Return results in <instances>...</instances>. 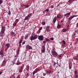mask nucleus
<instances>
[{"instance_id": "obj_3", "label": "nucleus", "mask_w": 78, "mask_h": 78, "mask_svg": "<svg viewBox=\"0 0 78 78\" xmlns=\"http://www.w3.org/2000/svg\"><path fill=\"white\" fill-rule=\"evenodd\" d=\"M38 39L39 41H43V40H44V37L43 35L39 36Z\"/></svg>"}, {"instance_id": "obj_9", "label": "nucleus", "mask_w": 78, "mask_h": 78, "mask_svg": "<svg viewBox=\"0 0 78 78\" xmlns=\"http://www.w3.org/2000/svg\"><path fill=\"white\" fill-rule=\"evenodd\" d=\"M5 64H6V60H4L2 62L1 66H4V65H5Z\"/></svg>"}, {"instance_id": "obj_6", "label": "nucleus", "mask_w": 78, "mask_h": 78, "mask_svg": "<svg viewBox=\"0 0 78 78\" xmlns=\"http://www.w3.org/2000/svg\"><path fill=\"white\" fill-rule=\"evenodd\" d=\"M77 17V15H73V16H72L70 17L69 19H68V20H72L73 18L74 17Z\"/></svg>"}, {"instance_id": "obj_57", "label": "nucleus", "mask_w": 78, "mask_h": 78, "mask_svg": "<svg viewBox=\"0 0 78 78\" xmlns=\"http://www.w3.org/2000/svg\"><path fill=\"white\" fill-rule=\"evenodd\" d=\"M54 66H55L56 64V62H54Z\"/></svg>"}, {"instance_id": "obj_5", "label": "nucleus", "mask_w": 78, "mask_h": 78, "mask_svg": "<svg viewBox=\"0 0 78 78\" xmlns=\"http://www.w3.org/2000/svg\"><path fill=\"white\" fill-rule=\"evenodd\" d=\"M26 48L27 49H28V50H31L32 49V47L30 46L29 45H27L26 46Z\"/></svg>"}, {"instance_id": "obj_34", "label": "nucleus", "mask_w": 78, "mask_h": 78, "mask_svg": "<svg viewBox=\"0 0 78 78\" xmlns=\"http://www.w3.org/2000/svg\"><path fill=\"white\" fill-rule=\"evenodd\" d=\"M22 41H23V39H22L21 40H20V41L19 42V44H21L22 42Z\"/></svg>"}, {"instance_id": "obj_21", "label": "nucleus", "mask_w": 78, "mask_h": 78, "mask_svg": "<svg viewBox=\"0 0 78 78\" xmlns=\"http://www.w3.org/2000/svg\"><path fill=\"white\" fill-rule=\"evenodd\" d=\"M69 69H72V66H71V64H69Z\"/></svg>"}, {"instance_id": "obj_20", "label": "nucleus", "mask_w": 78, "mask_h": 78, "mask_svg": "<svg viewBox=\"0 0 78 78\" xmlns=\"http://www.w3.org/2000/svg\"><path fill=\"white\" fill-rule=\"evenodd\" d=\"M20 50V48H19L17 50V52H16V53L17 55H19V51Z\"/></svg>"}, {"instance_id": "obj_16", "label": "nucleus", "mask_w": 78, "mask_h": 78, "mask_svg": "<svg viewBox=\"0 0 78 78\" xmlns=\"http://www.w3.org/2000/svg\"><path fill=\"white\" fill-rule=\"evenodd\" d=\"M37 72V69H36L35 71H34L33 73V75H34Z\"/></svg>"}, {"instance_id": "obj_23", "label": "nucleus", "mask_w": 78, "mask_h": 78, "mask_svg": "<svg viewBox=\"0 0 78 78\" xmlns=\"http://www.w3.org/2000/svg\"><path fill=\"white\" fill-rule=\"evenodd\" d=\"M45 22H42L41 24L42 25H45Z\"/></svg>"}, {"instance_id": "obj_40", "label": "nucleus", "mask_w": 78, "mask_h": 78, "mask_svg": "<svg viewBox=\"0 0 78 78\" xmlns=\"http://www.w3.org/2000/svg\"><path fill=\"white\" fill-rule=\"evenodd\" d=\"M46 31H50V29H46Z\"/></svg>"}, {"instance_id": "obj_22", "label": "nucleus", "mask_w": 78, "mask_h": 78, "mask_svg": "<svg viewBox=\"0 0 78 78\" xmlns=\"http://www.w3.org/2000/svg\"><path fill=\"white\" fill-rule=\"evenodd\" d=\"M15 64V62L13 61V62L11 63V65H12V66H14V64Z\"/></svg>"}, {"instance_id": "obj_10", "label": "nucleus", "mask_w": 78, "mask_h": 78, "mask_svg": "<svg viewBox=\"0 0 78 78\" xmlns=\"http://www.w3.org/2000/svg\"><path fill=\"white\" fill-rule=\"evenodd\" d=\"M45 46H43V50H41V51H42V53H44L45 52Z\"/></svg>"}, {"instance_id": "obj_53", "label": "nucleus", "mask_w": 78, "mask_h": 78, "mask_svg": "<svg viewBox=\"0 0 78 78\" xmlns=\"http://www.w3.org/2000/svg\"><path fill=\"white\" fill-rule=\"evenodd\" d=\"M77 44V42H75L74 43L75 45H76Z\"/></svg>"}, {"instance_id": "obj_45", "label": "nucleus", "mask_w": 78, "mask_h": 78, "mask_svg": "<svg viewBox=\"0 0 78 78\" xmlns=\"http://www.w3.org/2000/svg\"><path fill=\"white\" fill-rule=\"evenodd\" d=\"M45 11L46 12H48V11H49V9H46L45 10Z\"/></svg>"}, {"instance_id": "obj_32", "label": "nucleus", "mask_w": 78, "mask_h": 78, "mask_svg": "<svg viewBox=\"0 0 78 78\" xmlns=\"http://www.w3.org/2000/svg\"><path fill=\"white\" fill-rule=\"evenodd\" d=\"M74 58L75 60H78V57H76Z\"/></svg>"}, {"instance_id": "obj_39", "label": "nucleus", "mask_w": 78, "mask_h": 78, "mask_svg": "<svg viewBox=\"0 0 78 78\" xmlns=\"http://www.w3.org/2000/svg\"><path fill=\"white\" fill-rule=\"evenodd\" d=\"M19 72L21 73V72H22V69H20V70H19Z\"/></svg>"}, {"instance_id": "obj_42", "label": "nucleus", "mask_w": 78, "mask_h": 78, "mask_svg": "<svg viewBox=\"0 0 78 78\" xmlns=\"http://www.w3.org/2000/svg\"><path fill=\"white\" fill-rule=\"evenodd\" d=\"M47 16H50V13H46Z\"/></svg>"}, {"instance_id": "obj_50", "label": "nucleus", "mask_w": 78, "mask_h": 78, "mask_svg": "<svg viewBox=\"0 0 78 78\" xmlns=\"http://www.w3.org/2000/svg\"><path fill=\"white\" fill-rule=\"evenodd\" d=\"M51 41H53V40H54V38L53 37L51 38Z\"/></svg>"}, {"instance_id": "obj_44", "label": "nucleus", "mask_w": 78, "mask_h": 78, "mask_svg": "<svg viewBox=\"0 0 78 78\" xmlns=\"http://www.w3.org/2000/svg\"><path fill=\"white\" fill-rule=\"evenodd\" d=\"M77 73H78V72H77V71H74V73L75 74H77Z\"/></svg>"}, {"instance_id": "obj_61", "label": "nucleus", "mask_w": 78, "mask_h": 78, "mask_svg": "<svg viewBox=\"0 0 78 78\" xmlns=\"http://www.w3.org/2000/svg\"><path fill=\"white\" fill-rule=\"evenodd\" d=\"M17 78H20V76H19L18 75V76H17Z\"/></svg>"}, {"instance_id": "obj_56", "label": "nucleus", "mask_w": 78, "mask_h": 78, "mask_svg": "<svg viewBox=\"0 0 78 78\" xmlns=\"http://www.w3.org/2000/svg\"><path fill=\"white\" fill-rule=\"evenodd\" d=\"M16 22H18L19 21V19H16Z\"/></svg>"}, {"instance_id": "obj_43", "label": "nucleus", "mask_w": 78, "mask_h": 78, "mask_svg": "<svg viewBox=\"0 0 78 78\" xmlns=\"http://www.w3.org/2000/svg\"><path fill=\"white\" fill-rule=\"evenodd\" d=\"M17 23V22L15 23L14 24H13V25H14L15 27L16 25V24Z\"/></svg>"}, {"instance_id": "obj_26", "label": "nucleus", "mask_w": 78, "mask_h": 78, "mask_svg": "<svg viewBox=\"0 0 78 78\" xmlns=\"http://www.w3.org/2000/svg\"><path fill=\"white\" fill-rule=\"evenodd\" d=\"M73 1H74V0H69L68 2L69 3H71V2H72Z\"/></svg>"}, {"instance_id": "obj_29", "label": "nucleus", "mask_w": 78, "mask_h": 78, "mask_svg": "<svg viewBox=\"0 0 78 78\" xmlns=\"http://www.w3.org/2000/svg\"><path fill=\"white\" fill-rule=\"evenodd\" d=\"M30 69V68H29V67L28 66L26 68V70L28 72L29 71V69Z\"/></svg>"}, {"instance_id": "obj_28", "label": "nucleus", "mask_w": 78, "mask_h": 78, "mask_svg": "<svg viewBox=\"0 0 78 78\" xmlns=\"http://www.w3.org/2000/svg\"><path fill=\"white\" fill-rule=\"evenodd\" d=\"M62 42H63V43L64 44V45H66V41H65L63 40L62 41Z\"/></svg>"}, {"instance_id": "obj_46", "label": "nucleus", "mask_w": 78, "mask_h": 78, "mask_svg": "<svg viewBox=\"0 0 78 78\" xmlns=\"http://www.w3.org/2000/svg\"><path fill=\"white\" fill-rule=\"evenodd\" d=\"M8 15H11V11H9Z\"/></svg>"}, {"instance_id": "obj_24", "label": "nucleus", "mask_w": 78, "mask_h": 78, "mask_svg": "<svg viewBox=\"0 0 78 78\" xmlns=\"http://www.w3.org/2000/svg\"><path fill=\"white\" fill-rule=\"evenodd\" d=\"M24 6H25L26 8H29V5H24Z\"/></svg>"}, {"instance_id": "obj_63", "label": "nucleus", "mask_w": 78, "mask_h": 78, "mask_svg": "<svg viewBox=\"0 0 78 78\" xmlns=\"http://www.w3.org/2000/svg\"><path fill=\"white\" fill-rule=\"evenodd\" d=\"M63 22V20H62L61 21V23H62V22Z\"/></svg>"}, {"instance_id": "obj_62", "label": "nucleus", "mask_w": 78, "mask_h": 78, "mask_svg": "<svg viewBox=\"0 0 78 78\" xmlns=\"http://www.w3.org/2000/svg\"><path fill=\"white\" fill-rule=\"evenodd\" d=\"M2 72L1 71L0 72V75H1V74H2Z\"/></svg>"}, {"instance_id": "obj_52", "label": "nucleus", "mask_w": 78, "mask_h": 78, "mask_svg": "<svg viewBox=\"0 0 78 78\" xmlns=\"http://www.w3.org/2000/svg\"><path fill=\"white\" fill-rule=\"evenodd\" d=\"M25 44V41H23L22 43L23 45H24V44Z\"/></svg>"}, {"instance_id": "obj_27", "label": "nucleus", "mask_w": 78, "mask_h": 78, "mask_svg": "<svg viewBox=\"0 0 78 78\" xmlns=\"http://www.w3.org/2000/svg\"><path fill=\"white\" fill-rule=\"evenodd\" d=\"M75 78H78V75L77 74H76L74 76Z\"/></svg>"}, {"instance_id": "obj_37", "label": "nucleus", "mask_w": 78, "mask_h": 78, "mask_svg": "<svg viewBox=\"0 0 78 78\" xmlns=\"http://www.w3.org/2000/svg\"><path fill=\"white\" fill-rule=\"evenodd\" d=\"M51 73V70H49V72H48V75H50Z\"/></svg>"}, {"instance_id": "obj_36", "label": "nucleus", "mask_w": 78, "mask_h": 78, "mask_svg": "<svg viewBox=\"0 0 78 78\" xmlns=\"http://www.w3.org/2000/svg\"><path fill=\"white\" fill-rule=\"evenodd\" d=\"M45 72L46 73V74H48V72H49V70H46L45 71Z\"/></svg>"}, {"instance_id": "obj_49", "label": "nucleus", "mask_w": 78, "mask_h": 78, "mask_svg": "<svg viewBox=\"0 0 78 78\" xmlns=\"http://www.w3.org/2000/svg\"><path fill=\"white\" fill-rule=\"evenodd\" d=\"M54 7V6H53V5H51V8H53Z\"/></svg>"}, {"instance_id": "obj_55", "label": "nucleus", "mask_w": 78, "mask_h": 78, "mask_svg": "<svg viewBox=\"0 0 78 78\" xmlns=\"http://www.w3.org/2000/svg\"><path fill=\"white\" fill-rule=\"evenodd\" d=\"M20 64L19 63H16L17 65H20Z\"/></svg>"}, {"instance_id": "obj_33", "label": "nucleus", "mask_w": 78, "mask_h": 78, "mask_svg": "<svg viewBox=\"0 0 78 78\" xmlns=\"http://www.w3.org/2000/svg\"><path fill=\"white\" fill-rule=\"evenodd\" d=\"M3 3V1L2 0H0V5Z\"/></svg>"}, {"instance_id": "obj_54", "label": "nucleus", "mask_w": 78, "mask_h": 78, "mask_svg": "<svg viewBox=\"0 0 78 78\" xmlns=\"http://www.w3.org/2000/svg\"><path fill=\"white\" fill-rule=\"evenodd\" d=\"M21 43H19V46L20 47H21Z\"/></svg>"}, {"instance_id": "obj_41", "label": "nucleus", "mask_w": 78, "mask_h": 78, "mask_svg": "<svg viewBox=\"0 0 78 78\" xmlns=\"http://www.w3.org/2000/svg\"><path fill=\"white\" fill-rule=\"evenodd\" d=\"M31 16H32V14L31 13H30L28 17H31Z\"/></svg>"}, {"instance_id": "obj_25", "label": "nucleus", "mask_w": 78, "mask_h": 78, "mask_svg": "<svg viewBox=\"0 0 78 78\" xmlns=\"http://www.w3.org/2000/svg\"><path fill=\"white\" fill-rule=\"evenodd\" d=\"M26 77H28L29 76V73H27L26 74Z\"/></svg>"}, {"instance_id": "obj_4", "label": "nucleus", "mask_w": 78, "mask_h": 78, "mask_svg": "<svg viewBox=\"0 0 78 78\" xmlns=\"http://www.w3.org/2000/svg\"><path fill=\"white\" fill-rule=\"evenodd\" d=\"M10 47V44L9 43H7L5 45V47H6L5 48V50H7L9 48V47Z\"/></svg>"}, {"instance_id": "obj_1", "label": "nucleus", "mask_w": 78, "mask_h": 78, "mask_svg": "<svg viewBox=\"0 0 78 78\" xmlns=\"http://www.w3.org/2000/svg\"><path fill=\"white\" fill-rule=\"evenodd\" d=\"M5 27L2 26L1 31L0 33V37H1L2 38L3 37V34H4V33H5Z\"/></svg>"}, {"instance_id": "obj_47", "label": "nucleus", "mask_w": 78, "mask_h": 78, "mask_svg": "<svg viewBox=\"0 0 78 78\" xmlns=\"http://www.w3.org/2000/svg\"><path fill=\"white\" fill-rule=\"evenodd\" d=\"M46 29H50V27L49 26H47L46 27Z\"/></svg>"}, {"instance_id": "obj_58", "label": "nucleus", "mask_w": 78, "mask_h": 78, "mask_svg": "<svg viewBox=\"0 0 78 78\" xmlns=\"http://www.w3.org/2000/svg\"><path fill=\"white\" fill-rule=\"evenodd\" d=\"M45 42H45V41H43V44H45Z\"/></svg>"}, {"instance_id": "obj_14", "label": "nucleus", "mask_w": 78, "mask_h": 78, "mask_svg": "<svg viewBox=\"0 0 78 78\" xmlns=\"http://www.w3.org/2000/svg\"><path fill=\"white\" fill-rule=\"evenodd\" d=\"M0 55L1 56H3V51L2 50L0 51Z\"/></svg>"}, {"instance_id": "obj_51", "label": "nucleus", "mask_w": 78, "mask_h": 78, "mask_svg": "<svg viewBox=\"0 0 78 78\" xmlns=\"http://www.w3.org/2000/svg\"><path fill=\"white\" fill-rule=\"evenodd\" d=\"M46 74H46V73H43V76H45Z\"/></svg>"}, {"instance_id": "obj_12", "label": "nucleus", "mask_w": 78, "mask_h": 78, "mask_svg": "<svg viewBox=\"0 0 78 78\" xmlns=\"http://www.w3.org/2000/svg\"><path fill=\"white\" fill-rule=\"evenodd\" d=\"M70 12H69V13L65 14L64 15V16H65L66 17H67L68 16H70Z\"/></svg>"}, {"instance_id": "obj_35", "label": "nucleus", "mask_w": 78, "mask_h": 78, "mask_svg": "<svg viewBox=\"0 0 78 78\" xmlns=\"http://www.w3.org/2000/svg\"><path fill=\"white\" fill-rule=\"evenodd\" d=\"M24 4H20V6L21 7H23V6H24Z\"/></svg>"}, {"instance_id": "obj_15", "label": "nucleus", "mask_w": 78, "mask_h": 78, "mask_svg": "<svg viewBox=\"0 0 78 78\" xmlns=\"http://www.w3.org/2000/svg\"><path fill=\"white\" fill-rule=\"evenodd\" d=\"M61 14H60L59 15H57V19H60V18H61Z\"/></svg>"}, {"instance_id": "obj_48", "label": "nucleus", "mask_w": 78, "mask_h": 78, "mask_svg": "<svg viewBox=\"0 0 78 78\" xmlns=\"http://www.w3.org/2000/svg\"><path fill=\"white\" fill-rule=\"evenodd\" d=\"M42 27H41L39 29L40 31H41V30H42Z\"/></svg>"}, {"instance_id": "obj_30", "label": "nucleus", "mask_w": 78, "mask_h": 78, "mask_svg": "<svg viewBox=\"0 0 78 78\" xmlns=\"http://www.w3.org/2000/svg\"><path fill=\"white\" fill-rule=\"evenodd\" d=\"M28 16H27L25 17L24 20H28Z\"/></svg>"}, {"instance_id": "obj_18", "label": "nucleus", "mask_w": 78, "mask_h": 78, "mask_svg": "<svg viewBox=\"0 0 78 78\" xmlns=\"http://www.w3.org/2000/svg\"><path fill=\"white\" fill-rule=\"evenodd\" d=\"M28 35L27 34L26 35H25V39L26 40V39H28Z\"/></svg>"}, {"instance_id": "obj_11", "label": "nucleus", "mask_w": 78, "mask_h": 78, "mask_svg": "<svg viewBox=\"0 0 78 78\" xmlns=\"http://www.w3.org/2000/svg\"><path fill=\"white\" fill-rule=\"evenodd\" d=\"M11 36H12L13 37L15 36H16V34H15V33L13 32L11 33Z\"/></svg>"}, {"instance_id": "obj_8", "label": "nucleus", "mask_w": 78, "mask_h": 78, "mask_svg": "<svg viewBox=\"0 0 78 78\" xmlns=\"http://www.w3.org/2000/svg\"><path fill=\"white\" fill-rule=\"evenodd\" d=\"M56 19H57V17H55L54 19L52 21V23H55L56 21Z\"/></svg>"}, {"instance_id": "obj_19", "label": "nucleus", "mask_w": 78, "mask_h": 78, "mask_svg": "<svg viewBox=\"0 0 78 78\" xmlns=\"http://www.w3.org/2000/svg\"><path fill=\"white\" fill-rule=\"evenodd\" d=\"M50 41V39H48L47 38H45V41L46 42H49Z\"/></svg>"}, {"instance_id": "obj_2", "label": "nucleus", "mask_w": 78, "mask_h": 78, "mask_svg": "<svg viewBox=\"0 0 78 78\" xmlns=\"http://www.w3.org/2000/svg\"><path fill=\"white\" fill-rule=\"evenodd\" d=\"M37 38V35L36 34H35L34 36H31L30 37V39L31 41H33L36 39Z\"/></svg>"}, {"instance_id": "obj_38", "label": "nucleus", "mask_w": 78, "mask_h": 78, "mask_svg": "<svg viewBox=\"0 0 78 78\" xmlns=\"http://www.w3.org/2000/svg\"><path fill=\"white\" fill-rule=\"evenodd\" d=\"M15 76L14 75L11 76H10V78H14Z\"/></svg>"}, {"instance_id": "obj_17", "label": "nucleus", "mask_w": 78, "mask_h": 78, "mask_svg": "<svg viewBox=\"0 0 78 78\" xmlns=\"http://www.w3.org/2000/svg\"><path fill=\"white\" fill-rule=\"evenodd\" d=\"M17 56L16 55V56H15L14 58H14V59L13 60V61L15 62H16V59H17Z\"/></svg>"}, {"instance_id": "obj_31", "label": "nucleus", "mask_w": 78, "mask_h": 78, "mask_svg": "<svg viewBox=\"0 0 78 78\" xmlns=\"http://www.w3.org/2000/svg\"><path fill=\"white\" fill-rule=\"evenodd\" d=\"M61 25H57V28H60V27H61Z\"/></svg>"}, {"instance_id": "obj_59", "label": "nucleus", "mask_w": 78, "mask_h": 78, "mask_svg": "<svg viewBox=\"0 0 78 78\" xmlns=\"http://www.w3.org/2000/svg\"><path fill=\"white\" fill-rule=\"evenodd\" d=\"M48 75H49V77H50V76H51V75H50V74H48Z\"/></svg>"}, {"instance_id": "obj_60", "label": "nucleus", "mask_w": 78, "mask_h": 78, "mask_svg": "<svg viewBox=\"0 0 78 78\" xmlns=\"http://www.w3.org/2000/svg\"><path fill=\"white\" fill-rule=\"evenodd\" d=\"M78 27V23L76 24V27Z\"/></svg>"}, {"instance_id": "obj_64", "label": "nucleus", "mask_w": 78, "mask_h": 78, "mask_svg": "<svg viewBox=\"0 0 78 78\" xmlns=\"http://www.w3.org/2000/svg\"><path fill=\"white\" fill-rule=\"evenodd\" d=\"M76 40H77V41H78V38H76Z\"/></svg>"}, {"instance_id": "obj_13", "label": "nucleus", "mask_w": 78, "mask_h": 78, "mask_svg": "<svg viewBox=\"0 0 78 78\" xmlns=\"http://www.w3.org/2000/svg\"><path fill=\"white\" fill-rule=\"evenodd\" d=\"M68 30V29H63L62 30V33L65 32L66 31H67Z\"/></svg>"}, {"instance_id": "obj_7", "label": "nucleus", "mask_w": 78, "mask_h": 78, "mask_svg": "<svg viewBox=\"0 0 78 78\" xmlns=\"http://www.w3.org/2000/svg\"><path fill=\"white\" fill-rule=\"evenodd\" d=\"M51 54L53 55V56H54V55L56 56H57V55H58V53H56V52L55 51H52Z\"/></svg>"}]
</instances>
